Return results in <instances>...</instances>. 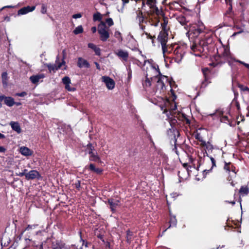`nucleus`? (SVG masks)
Listing matches in <instances>:
<instances>
[{
    "label": "nucleus",
    "instance_id": "f257e3e1",
    "mask_svg": "<svg viewBox=\"0 0 249 249\" xmlns=\"http://www.w3.org/2000/svg\"><path fill=\"white\" fill-rule=\"evenodd\" d=\"M149 69L146 74L145 80L143 81L142 85L144 88H148L151 85V81L156 82V93L158 95H162L165 89V85L168 81L167 76L160 74L159 66L157 64L149 63Z\"/></svg>",
    "mask_w": 249,
    "mask_h": 249
},
{
    "label": "nucleus",
    "instance_id": "f03ea898",
    "mask_svg": "<svg viewBox=\"0 0 249 249\" xmlns=\"http://www.w3.org/2000/svg\"><path fill=\"white\" fill-rule=\"evenodd\" d=\"M175 99V97H173L172 101H170L160 96L158 97L157 101L155 103L163 110V113L166 114L169 119H172L176 116L177 111L176 104L174 101Z\"/></svg>",
    "mask_w": 249,
    "mask_h": 249
},
{
    "label": "nucleus",
    "instance_id": "7ed1b4c3",
    "mask_svg": "<svg viewBox=\"0 0 249 249\" xmlns=\"http://www.w3.org/2000/svg\"><path fill=\"white\" fill-rule=\"evenodd\" d=\"M203 131H205V130L203 129H199L194 133L193 136L198 141L197 144L204 148L205 151L206 150H211L213 149V145L210 142H207L203 140L202 135Z\"/></svg>",
    "mask_w": 249,
    "mask_h": 249
},
{
    "label": "nucleus",
    "instance_id": "20e7f679",
    "mask_svg": "<svg viewBox=\"0 0 249 249\" xmlns=\"http://www.w3.org/2000/svg\"><path fill=\"white\" fill-rule=\"evenodd\" d=\"M86 152L89 155V160L90 161L97 162L99 163H102L100 156L97 153L94 151V148L91 143H89L86 148Z\"/></svg>",
    "mask_w": 249,
    "mask_h": 249
},
{
    "label": "nucleus",
    "instance_id": "39448f33",
    "mask_svg": "<svg viewBox=\"0 0 249 249\" xmlns=\"http://www.w3.org/2000/svg\"><path fill=\"white\" fill-rule=\"evenodd\" d=\"M163 17L164 18V23H161L162 30L160 33V34L158 37V39L159 41L160 42L161 46L166 45L168 40V34L167 33V29L166 28V19L165 17Z\"/></svg>",
    "mask_w": 249,
    "mask_h": 249
},
{
    "label": "nucleus",
    "instance_id": "423d86ee",
    "mask_svg": "<svg viewBox=\"0 0 249 249\" xmlns=\"http://www.w3.org/2000/svg\"><path fill=\"white\" fill-rule=\"evenodd\" d=\"M98 31L100 35L101 39L103 41H106L109 37L108 29L107 27L104 22H101L98 25Z\"/></svg>",
    "mask_w": 249,
    "mask_h": 249
},
{
    "label": "nucleus",
    "instance_id": "0eeeda50",
    "mask_svg": "<svg viewBox=\"0 0 249 249\" xmlns=\"http://www.w3.org/2000/svg\"><path fill=\"white\" fill-rule=\"evenodd\" d=\"M185 46L183 45L179 46L176 44L173 51V53L175 55V60L178 63L179 62L184 53Z\"/></svg>",
    "mask_w": 249,
    "mask_h": 249
},
{
    "label": "nucleus",
    "instance_id": "6e6552de",
    "mask_svg": "<svg viewBox=\"0 0 249 249\" xmlns=\"http://www.w3.org/2000/svg\"><path fill=\"white\" fill-rule=\"evenodd\" d=\"M224 169L229 174L228 179L230 181L236 176L235 167L231 162H225Z\"/></svg>",
    "mask_w": 249,
    "mask_h": 249
},
{
    "label": "nucleus",
    "instance_id": "1a4fd4ad",
    "mask_svg": "<svg viewBox=\"0 0 249 249\" xmlns=\"http://www.w3.org/2000/svg\"><path fill=\"white\" fill-rule=\"evenodd\" d=\"M241 15L248 14L249 12V0H244V1L239 3V9Z\"/></svg>",
    "mask_w": 249,
    "mask_h": 249
},
{
    "label": "nucleus",
    "instance_id": "9d476101",
    "mask_svg": "<svg viewBox=\"0 0 249 249\" xmlns=\"http://www.w3.org/2000/svg\"><path fill=\"white\" fill-rule=\"evenodd\" d=\"M101 79L102 82L106 84L108 89L111 90L114 89L115 83L112 79L107 76H103Z\"/></svg>",
    "mask_w": 249,
    "mask_h": 249
},
{
    "label": "nucleus",
    "instance_id": "9b49d317",
    "mask_svg": "<svg viewBox=\"0 0 249 249\" xmlns=\"http://www.w3.org/2000/svg\"><path fill=\"white\" fill-rule=\"evenodd\" d=\"M62 83L65 85V88L68 91H73L75 88L71 86V80L68 76H65L62 78Z\"/></svg>",
    "mask_w": 249,
    "mask_h": 249
},
{
    "label": "nucleus",
    "instance_id": "f8f14e48",
    "mask_svg": "<svg viewBox=\"0 0 249 249\" xmlns=\"http://www.w3.org/2000/svg\"><path fill=\"white\" fill-rule=\"evenodd\" d=\"M176 46V44L171 45L170 46L164 45L162 47V53L163 55V57L164 58L166 57L167 54L172 53L173 50H174V48Z\"/></svg>",
    "mask_w": 249,
    "mask_h": 249
},
{
    "label": "nucleus",
    "instance_id": "ddd939ff",
    "mask_svg": "<svg viewBox=\"0 0 249 249\" xmlns=\"http://www.w3.org/2000/svg\"><path fill=\"white\" fill-rule=\"evenodd\" d=\"M205 41L202 40L199 42V44L197 45L196 43H193L191 46V49L193 52L199 51L202 52L203 51V46H204Z\"/></svg>",
    "mask_w": 249,
    "mask_h": 249
},
{
    "label": "nucleus",
    "instance_id": "4468645a",
    "mask_svg": "<svg viewBox=\"0 0 249 249\" xmlns=\"http://www.w3.org/2000/svg\"><path fill=\"white\" fill-rule=\"evenodd\" d=\"M36 7L35 6H27L26 7H22L18 11V15H25L28 13L30 12L34 11Z\"/></svg>",
    "mask_w": 249,
    "mask_h": 249
},
{
    "label": "nucleus",
    "instance_id": "2eb2a0df",
    "mask_svg": "<svg viewBox=\"0 0 249 249\" xmlns=\"http://www.w3.org/2000/svg\"><path fill=\"white\" fill-rule=\"evenodd\" d=\"M62 65H65V62L63 61L61 63H59L56 65H53L51 64H47V66L50 71V72H55L58 69H60Z\"/></svg>",
    "mask_w": 249,
    "mask_h": 249
},
{
    "label": "nucleus",
    "instance_id": "dca6fc26",
    "mask_svg": "<svg viewBox=\"0 0 249 249\" xmlns=\"http://www.w3.org/2000/svg\"><path fill=\"white\" fill-rule=\"evenodd\" d=\"M39 173L36 170L30 171L25 175V177L27 179H33L39 177Z\"/></svg>",
    "mask_w": 249,
    "mask_h": 249
},
{
    "label": "nucleus",
    "instance_id": "f3484780",
    "mask_svg": "<svg viewBox=\"0 0 249 249\" xmlns=\"http://www.w3.org/2000/svg\"><path fill=\"white\" fill-rule=\"evenodd\" d=\"M10 125L12 129L18 134H19L21 132L20 125L18 122L11 121L10 123Z\"/></svg>",
    "mask_w": 249,
    "mask_h": 249
},
{
    "label": "nucleus",
    "instance_id": "a211bd4d",
    "mask_svg": "<svg viewBox=\"0 0 249 249\" xmlns=\"http://www.w3.org/2000/svg\"><path fill=\"white\" fill-rule=\"evenodd\" d=\"M115 53L118 56L125 61L127 59L128 57V53L127 52L123 50H118L116 51Z\"/></svg>",
    "mask_w": 249,
    "mask_h": 249
},
{
    "label": "nucleus",
    "instance_id": "6ab92c4d",
    "mask_svg": "<svg viewBox=\"0 0 249 249\" xmlns=\"http://www.w3.org/2000/svg\"><path fill=\"white\" fill-rule=\"evenodd\" d=\"M77 66L78 67L82 68H89L90 65L89 62L85 59L79 57L78 59Z\"/></svg>",
    "mask_w": 249,
    "mask_h": 249
},
{
    "label": "nucleus",
    "instance_id": "aec40b11",
    "mask_svg": "<svg viewBox=\"0 0 249 249\" xmlns=\"http://www.w3.org/2000/svg\"><path fill=\"white\" fill-rule=\"evenodd\" d=\"M202 31V28L196 27L195 26L191 27L188 31V34H192L193 33L194 35L193 37L197 36Z\"/></svg>",
    "mask_w": 249,
    "mask_h": 249
},
{
    "label": "nucleus",
    "instance_id": "412c9836",
    "mask_svg": "<svg viewBox=\"0 0 249 249\" xmlns=\"http://www.w3.org/2000/svg\"><path fill=\"white\" fill-rule=\"evenodd\" d=\"M183 166L186 169L189 176L193 170L196 169V167L195 164L193 163V161H191V162L189 163V164H188V163H184Z\"/></svg>",
    "mask_w": 249,
    "mask_h": 249
},
{
    "label": "nucleus",
    "instance_id": "4be33fe9",
    "mask_svg": "<svg viewBox=\"0 0 249 249\" xmlns=\"http://www.w3.org/2000/svg\"><path fill=\"white\" fill-rule=\"evenodd\" d=\"M19 152L24 156H31L33 153L32 150L25 146L21 147L20 148Z\"/></svg>",
    "mask_w": 249,
    "mask_h": 249
},
{
    "label": "nucleus",
    "instance_id": "5701e85b",
    "mask_svg": "<svg viewBox=\"0 0 249 249\" xmlns=\"http://www.w3.org/2000/svg\"><path fill=\"white\" fill-rule=\"evenodd\" d=\"M108 204L110 205V209L112 211L115 210L117 206L119 205L120 202L118 199H111L108 200Z\"/></svg>",
    "mask_w": 249,
    "mask_h": 249
},
{
    "label": "nucleus",
    "instance_id": "b1692460",
    "mask_svg": "<svg viewBox=\"0 0 249 249\" xmlns=\"http://www.w3.org/2000/svg\"><path fill=\"white\" fill-rule=\"evenodd\" d=\"M225 1L227 7V10H226L225 14H231L233 13L232 6L233 0H225Z\"/></svg>",
    "mask_w": 249,
    "mask_h": 249
},
{
    "label": "nucleus",
    "instance_id": "393cba45",
    "mask_svg": "<svg viewBox=\"0 0 249 249\" xmlns=\"http://www.w3.org/2000/svg\"><path fill=\"white\" fill-rule=\"evenodd\" d=\"M209 115L216 117L217 118H220V121L222 122L226 123V121H229L228 117L226 116L222 115L221 113L219 112H217L214 113L210 114H209Z\"/></svg>",
    "mask_w": 249,
    "mask_h": 249
},
{
    "label": "nucleus",
    "instance_id": "a878e982",
    "mask_svg": "<svg viewBox=\"0 0 249 249\" xmlns=\"http://www.w3.org/2000/svg\"><path fill=\"white\" fill-rule=\"evenodd\" d=\"M224 56L228 59L229 65H230L231 67H232L233 66V61L235 62L234 60L235 59L231 56L229 50H225Z\"/></svg>",
    "mask_w": 249,
    "mask_h": 249
},
{
    "label": "nucleus",
    "instance_id": "bb28decb",
    "mask_svg": "<svg viewBox=\"0 0 249 249\" xmlns=\"http://www.w3.org/2000/svg\"><path fill=\"white\" fill-rule=\"evenodd\" d=\"M44 75L43 74L33 75L30 77V79L33 84L37 83L40 79L43 78Z\"/></svg>",
    "mask_w": 249,
    "mask_h": 249
},
{
    "label": "nucleus",
    "instance_id": "cd10ccee",
    "mask_svg": "<svg viewBox=\"0 0 249 249\" xmlns=\"http://www.w3.org/2000/svg\"><path fill=\"white\" fill-rule=\"evenodd\" d=\"M3 100L4 103L8 107H12L15 105L14 99L11 97L4 96Z\"/></svg>",
    "mask_w": 249,
    "mask_h": 249
},
{
    "label": "nucleus",
    "instance_id": "c85d7f7f",
    "mask_svg": "<svg viewBox=\"0 0 249 249\" xmlns=\"http://www.w3.org/2000/svg\"><path fill=\"white\" fill-rule=\"evenodd\" d=\"M177 19L181 25L186 26L185 27L186 28L190 25V24L188 25V22L186 21V17H178Z\"/></svg>",
    "mask_w": 249,
    "mask_h": 249
},
{
    "label": "nucleus",
    "instance_id": "c756f323",
    "mask_svg": "<svg viewBox=\"0 0 249 249\" xmlns=\"http://www.w3.org/2000/svg\"><path fill=\"white\" fill-rule=\"evenodd\" d=\"M88 47L91 49H92V50H93L96 53V54L98 55H100V48H98L96 47V45H95L93 43H89L88 44Z\"/></svg>",
    "mask_w": 249,
    "mask_h": 249
},
{
    "label": "nucleus",
    "instance_id": "7c9ffc66",
    "mask_svg": "<svg viewBox=\"0 0 249 249\" xmlns=\"http://www.w3.org/2000/svg\"><path fill=\"white\" fill-rule=\"evenodd\" d=\"M89 169L91 171H92L98 174H100L103 172L102 169L99 168H96L93 164H90L89 165Z\"/></svg>",
    "mask_w": 249,
    "mask_h": 249
},
{
    "label": "nucleus",
    "instance_id": "2f4dec72",
    "mask_svg": "<svg viewBox=\"0 0 249 249\" xmlns=\"http://www.w3.org/2000/svg\"><path fill=\"white\" fill-rule=\"evenodd\" d=\"M1 78L3 84L6 85L8 80L7 73L6 72H3L1 74Z\"/></svg>",
    "mask_w": 249,
    "mask_h": 249
},
{
    "label": "nucleus",
    "instance_id": "473e14b6",
    "mask_svg": "<svg viewBox=\"0 0 249 249\" xmlns=\"http://www.w3.org/2000/svg\"><path fill=\"white\" fill-rule=\"evenodd\" d=\"M249 192V189L246 187L242 186V187H241V188H240V189L239 190L240 193L243 194V195H248Z\"/></svg>",
    "mask_w": 249,
    "mask_h": 249
},
{
    "label": "nucleus",
    "instance_id": "72a5a7b5",
    "mask_svg": "<svg viewBox=\"0 0 249 249\" xmlns=\"http://www.w3.org/2000/svg\"><path fill=\"white\" fill-rule=\"evenodd\" d=\"M82 32H83V28H82V26H78L73 31V33L75 35L81 33Z\"/></svg>",
    "mask_w": 249,
    "mask_h": 249
},
{
    "label": "nucleus",
    "instance_id": "f704fd0d",
    "mask_svg": "<svg viewBox=\"0 0 249 249\" xmlns=\"http://www.w3.org/2000/svg\"><path fill=\"white\" fill-rule=\"evenodd\" d=\"M115 37L118 39L120 42H122L123 38L121 36V34L119 31H116L114 34Z\"/></svg>",
    "mask_w": 249,
    "mask_h": 249
},
{
    "label": "nucleus",
    "instance_id": "c9c22d12",
    "mask_svg": "<svg viewBox=\"0 0 249 249\" xmlns=\"http://www.w3.org/2000/svg\"><path fill=\"white\" fill-rule=\"evenodd\" d=\"M170 226H174L177 224V220L174 216H171L170 221Z\"/></svg>",
    "mask_w": 249,
    "mask_h": 249
},
{
    "label": "nucleus",
    "instance_id": "e433bc0d",
    "mask_svg": "<svg viewBox=\"0 0 249 249\" xmlns=\"http://www.w3.org/2000/svg\"><path fill=\"white\" fill-rule=\"evenodd\" d=\"M41 12L42 14H45L47 13V6L44 4H42Z\"/></svg>",
    "mask_w": 249,
    "mask_h": 249
},
{
    "label": "nucleus",
    "instance_id": "4c0bfd02",
    "mask_svg": "<svg viewBox=\"0 0 249 249\" xmlns=\"http://www.w3.org/2000/svg\"><path fill=\"white\" fill-rule=\"evenodd\" d=\"M234 61H235V62H238V63L243 65L246 68H247L248 69H249V64L246 63H245L242 61L239 60H234Z\"/></svg>",
    "mask_w": 249,
    "mask_h": 249
},
{
    "label": "nucleus",
    "instance_id": "58836bf2",
    "mask_svg": "<svg viewBox=\"0 0 249 249\" xmlns=\"http://www.w3.org/2000/svg\"><path fill=\"white\" fill-rule=\"evenodd\" d=\"M106 23L109 26H110L113 24V22L112 19L111 18H108L106 19Z\"/></svg>",
    "mask_w": 249,
    "mask_h": 249
},
{
    "label": "nucleus",
    "instance_id": "ea45409f",
    "mask_svg": "<svg viewBox=\"0 0 249 249\" xmlns=\"http://www.w3.org/2000/svg\"><path fill=\"white\" fill-rule=\"evenodd\" d=\"M132 235V232H130V231H127L126 238H127V241L128 242L130 241V240L131 239V236Z\"/></svg>",
    "mask_w": 249,
    "mask_h": 249
},
{
    "label": "nucleus",
    "instance_id": "a19ab883",
    "mask_svg": "<svg viewBox=\"0 0 249 249\" xmlns=\"http://www.w3.org/2000/svg\"><path fill=\"white\" fill-rule=\"evenodd\" d=\"M26 95H27V93L24 91L22 92L21 93H17L16 94V96H19V97H24Z\"/></svg>",
    "mask_w": 249,
    "mask_h": 249
},
{
    "label": "nucleus",
    "instance_id": "79ce46f5",
    "mask_svg": "<svg viewBox=\"0 0 249 249\" xmlns=\"http://www.w3.org/2000/svg\"><path fill=\"white\" fill-rule=\"evenodd\" d=\"M53 249H66L64 247H61L59 245H57L55 247L53 248Z\"/></svg>",
    "mask_w": 249,
    "mask_h": 249
},
{
    "label": "nucleus",
    "instance_id": "37998d69",
    "mask_svg": "<svg viewBox=\"0 0 249 249\" xmlns=\"http://www.w3.org/2000/svg\"><path fill=\"white\" fill-rule=\"evenodd\" d=\"M75 185L76 188L79 189L80 187V181L78 180L77 182H76Z\"/></svg>",
    "mask_w": 249,
    "mask_h": 249
},
{
    "label": "nucleus",
    "instance_id": "c03bdc74",
    "mask_svg": "<svg viewBox=\"0 0 249 249\" xmlns=\"http://www.w3.org/2000/svg\"><path fill=\"white\" fill-rule=\"evenodd\" d=\"M210 159L212 161L213 166H215V162L214 159L213 157H211Z\"/></svg>",
    "mask_w": 249,
    "mask_h": 249
},
{
    "label": "nucleus",
    "instance_id": "a18cd8bd",
    "mask_svg": "<svg viewBox=\"0 0 249 249\" xmlns=\"http://www.w3.org/2000/svg\"><path fill=\"white\" fill-rule=\"evenodd\" d=\"M6 149L3 146H0V152L2 153L5 151Z\"/></svg>",
    "mask_w": 249,
    "mask_h": 249
},
{
    "label": "nucleus",
    "instance_id": "49530a36",
    "mask_svg": "<svg viewBox=\"0 0 249 249\" xmlns=\"http://www.w3.org/2000/svg\"><path fill=\"white\" fill-rule=\"evenodd\" d=\"M101 18H102V17H98V16L94 17V21L100 20L102 19Z\"/></svg>",
    "mask_w": 249,
    "mask_h": 249
},
{
    "label": "nucleus",
    "instance_id": "de8ad7c7",
    "mask_svg": "<svg viewBox=\"0 0 249 249\" xmlns=\"http://www.w3.org/2000/svg\"><path fill=\"white\" fill-rule=\"evenodd\" d=\"M4 96L3 95H0V107H1L2 104L1 102L3 100Z\"/></svg>",
    "mask_w": 249,
    "mask_h": 249
},
{
    "label": "nucleus",
    "instance_id": "09e8293b",
    "mask_svg": "<svg viewBox=\"0 0 249 249\" xmlns=\"http://www.w3.org/2000/svg\"><path fill=\"white\" fill-rule=\"evenodd\" d=\"M91 31L92 32V33H94L96 32L97 31V29L95 27H93L91 28Z\"/></svg>",
    "mask_w": 249,
    "mask_h": 249
},
{
    "label": "nucleus",
    "instance_id": "8fccbe9b",
    "mask_svg": "<svg viewBox=\"0 0 249 249\" xmlns=\"http://www.w3.org/2000/svg\"><path fill=\"white\" fill-rule=\"evenodd\" d=\"M93 16H103V15H101L100 13L99 12H97L96 13H94ZM103 16H107V14L106 15H103Z\"/></svg>",
    "mask_w": 249,
    "mask_h": 249
},
{
    "label": "nucleus",
    "instance_id": "3c124183",
    "mask_svg": "<svg viewBox=\"0 0 249 249\" xmlns=\"http://www.w3.org/2000/svg\"><path fill=\"white\" fill-rule=\"evenodd\" d=\"M27 173H23V172H21V173H19V174H18V176H20V177H22V176H25V175Z\"/></svg>",
    "mask_w": 249,
    "mask_h": 249
},
{
    "label": "nucleus",
    "instance_id": "603ef678",
    "mask_svg": "<svg viewBox=\"0 0 249 249\" xmlns=\"http://www.w3.org/2000/svg\"><path fill=\"white\" fill-rule=\"evenodd\" d=\"M94 63H95V64L96 65V67L97 69L98 70H100V67L99 64L98 63H97V62H95Z\"/></svg>",
    "mask_w": 249,
    "mask_h": 249
},
{
    "label": "nucleus",
    "instance_id": "864d4df0",
    "mask_svg": "<svg viewBox=\"0 0 249 249\" xmlns=\"http://www.w3.org/2000/svg\"><path fill=\"white\" fill-rule=\"evenodd\" d=\"M11 7H12V6H4V7H2L1 9H0V11L4 9L5 8H11Z\"/></svg>",
    "mask_w": 249,
    "mask_h": 249
},
{
    "label": "nucleus",
    "instance_id": "5fc2aeb1",
    "mask_svg": "<svg viewBox=\"0 0 249 249\" xmlns=\"http://www.w3.org/2000/svg\"><path fill=\"white\" fill-rule=\"evenodd\" d=\"M122 0L124 4H126V3H128L129 2V0Z\"/></svg>",
    "mask_w": 249,
    "mask_h": 249
},
{
    "label": "nucleus",
    "instance_id": "6e6d98bb",
    "mask_svg": "<svg viewBox=\"0 0 249 249\" xmlns=\"http://www.w3.org/2000/svg\"><path fill=\"white\" fill-rule=\"evenodd\" d=\"M208 71V69H205L203 70V72L204 75L205 77H206V71Z\"/></svg>",
    "mask_w": 249,
    "mask_h": 249
},
{
    "label": "nucleus",
    "instance_id": "4d7b16f0",
    "mask_svg": "<svg viewBox=\"0 0 249 249\" xmlns=\"http://www.w3.org/2000/svg\"><path fill=\"white\" fill-rule=\"evenodd\" d=\"M4 138H5V136L3 134L0 133V139H4Z\"/></svg>",
    "mask_w": 249,
    "mask_h": 249
},
{
    "label": "nucleus",
    "instance_id": "13d9d810",
    "mask_svg": "<svg viewBox=\"0 0 249 249\" xmlns=\"http://www.w3.org/2000/svg\"><path fill=\"white\" fill-rule=\"evenodd\" d=\"M146 35L147 36L148 38H149L150 39H152V36H151L147 34H146Z\"/></svg>",
    "mask_w": 249,
    "mask_h": 249
},
{
    "label": "nucleus",
    "instance_id": "bf43d9fd",
    "mask_svg": "<svg viewBox=\"0 0 249 249\" xmlns=\"http://www.w3.org/2000/svg\"><path fill=\"white\" fill-rule=\"evenodd\" d=\"M15 105L18 106L21 105V103L19 102H15Z\"/></svg>",
    "mask_w": 249,
    "mask_h": 249
},
{
    "label": "nucleus",
    "instance_id": "052dcab7",
    "mask_svg": "<svg viewBox=\"0 0 249 249\" xmlns=\"http://www.w3.org/2000/svg\"><path fill=\"white\" fill-rule=\"evenodd\" d=\"M131 77V72L130 71L128 72V78H130Z\"/></svg>",
    "mask_w": 249,
    "mask_h": 249
},
{
    "label": "nucleus",
    "instance_id": "680f3d73",
    "mask_svg": "<svg viewBox=\"0 0 249 249\" xmlns=\"http://www.w3.org/2000/svg\"><path fill=\"white\" fill-rule=\"evenodd\" d=\"M243 89L244 90L249 91V89L248 87H245Z\"/></svg>",
    "mask_w": 249,
    "mask_h": 249
},
{
    "label": "nucleus",
    "instance_id": "e2e57ef3",
    "mask_svg": "<svg viewBox=\"0 0 249 249\" xmlns=\"http://www.w3.org/2000/svg\"><path fill=\"white\" fill-rule=\"evenodd\" d=\"M32 227V226L29 225L27 228H26V230H29L30 229H31Z\"/></svg>",
    "mask_w": 249,
    "mask_h": 249
},
{
    "label": "nucleus",
    "instance_id": "0e129e2a",
    "mask_svg": "<svg viewBox=\"0 0 249 249\" xmlns=\"http://www.w3.org/2000/svg\"><path fill=\"white\" fill-rule=\"evenodd\" d=\"M228 202L230 203H231L232 205H234V204H235V202L234 201H231V202H229L228 201Z\"/></svg>",
    "mask_w": 249,
    "mask_h": 249
},
{
    "label": "nucleus",
    "instance_id": "69168bd1",
    "mask_svg": "<svg viewBox=\"0 0 249 249\" xmlns=\"http://www.w3.org/2000/svg\"><path fill=\"white\" fill-rule=\"evenodd\" d=\"M106 246H107V247L109 248L110 247V244H109V243L107 242Z\"/></svg>",
    "mask_w": 249,
    "mask_h": 249
},
{
    "label": "nucleus",
    "instance_id": "338daca9",
    "mask_svg": "<svg viewBox=\"0 0 249 249\" xmlns=\"http://www.w3.org/2000/svg\"><path fill=\"white\" fill-rule=\"evenodd\" d=\"M72 16H81V15L80 14H75L73 15Z\"/></svg>",
    "mask_w": 249,
    "mask_h": 249
},
{
    "label": "nucleus",
    "instance_id": "774afa93",
    "mask_svg": "<svg viewBox=\"0 0 249 249\" xmlns=\"http://www.w3.org/2000/svg\"><path fill=\"white\" fill-rule=\"evenodd\" d=\"M148 1L150 2L151 3H153V0H148Z\"/></svg>",
    "mask_w": 249,
    "mask_h": 249
}]
</instances>
